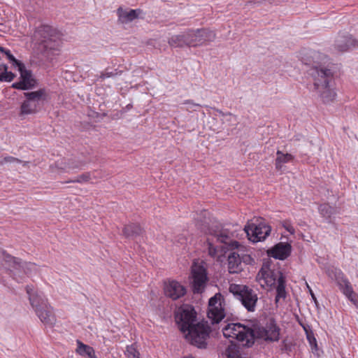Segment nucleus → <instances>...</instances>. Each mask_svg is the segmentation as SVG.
I'll return each instance as SVG.
<instances>
[{"label":"nucleus","instance_id":"c03bdc74","mask_svg":"<svg viewBox=\"0 0 358 358\" xmlns=\"http://www.w3.org/2000/svg\"><path fill=\"white\" fill-rule=\"evenodd\" d=\"M273 1V0H255L254 4L256 6H259L265 1H269L270 3H271Z\"/></svg>","mask_w":358,"mask_h":358},{"label":"nucleus","instance_id":"423d86ee","mask_svg":"<svg viewBox=\"0 0 358 358\" xmlns=\"http://www.w3.org/2000/svg\"><path fill=\"white\" fill-rule=\"evenodd\" d=\"M222 332L224 337L235 338L248 348L253 345L257 338V331L241 323L227 324L222 329Z\"/></svg>","mask_w":358,"mask_h":358},{"label":"nucleus","instance_id":"5701e85b","mask_svg":"<svg viewBox=\"0 0 358 358\" xmlns=\"http://www.w3.org/2000/svg\"><path fill=\"white\" fill-rule=\"evenodd\" d=\"M228 270L230 273H238L243 270L241 255L235 252H231L228 255Z\"/></svg>","mask_w":358,"mask_h":358},{"label":"nucleus","instance_id":"39448f33","mask_svg":"<svg viewBox=\"0 0 358 358\" xmlns=\"http://www.w3.org/2000/svg\"><path fill=\"white\" fill-rule=\"evenodd\" d=\"M62 34L59 31L48 24L38 27L34 34V39L38 45V49L43 54L50 50H57L60 45Z\"/></svg>","mask_w":358,"mask_h":358},{"label":"nucleus","instance_id":"79ce46f5","mask_svg":"<svg viewBox=\"0 0 358 358\" xmlns=\"http://www.w3.org/2000/svg\"><path fill=\"white\" fill-rule=\"evenodd\" d=\"M13 162L21 163L22 161L17 158L14 157L7 156V157H3V159L1 161V164L3 165L4 164L13 163Z\"/></svg>","mask_w":358,"mask_h":358},{"label":"nucleus","instance_id":"2eb2a0df","mask_svg":"<svg viewBox=\"0 0 358 358\" xmlns=\"http://www.w3.org/2000/svg\"><path fill=\"white\" fill-rule=\"evenodd\" d=\"M18 71L20 74V80L13 83V88L20 90H29L36 87L37 82L36 79L33 78L31 71L26 69L24 64L23 67L19 68Z\"/></svg>","mask_w":358,"mask_h":358},{"label":"nucleus","instance_id":"dca6fc26","mask_svg":"<svg viewBox=\"0 0 358 358\" xmlns=\"http://www.w3.org/2000/svg\"><path fill=\"white\" fill-rule=\"evenodd\" d=\"M334 48L341 53L358 50V40L351 34L339 35L335 40Z\"/></svg>","mask_w":358,"mask_h":358},{"label":"nucleus","instance_id":"473e14b6","mask_svg":"<svg viewBox=\"0 0 358 358\" xmlns=\"http://www.w3.org/2000/svg\"><path fill=\"white\" fill-rule=\"evenodd\" d=\"M8 65L0 64V82H10L15 78V74L8 71Z\"/></svg>","mask_w":358,"mask_h":358},{"label":"nucleus","instance_id":"3c124183","mask_svg":"<svg viewBox=\"0 0 358 358\" xmlns=\"http://www.w3.org/2000/svg\"><path fill=\"white\" fill-rule=\"evenodd\" d=\"M220 113H221V114H222V115H224V116L226 115H224V114L223 113V112H222V111H220Z\"/></svg>","mask_w":358,"mask_h":358},{"label":"nucleus","instance_id":"37998d69","mask_svg":"<svg viewBox=\"0 0 358 358\" xmlns=\"http://www.w3.org/2000/svg\"><path fill=\"white\" fill-rule=\"evenodd\" d=\"M285 228L287 231H289L292 234H294L295 232L294 228L290 224L285 226Z\"/></svg>","mask_w":358,"mask_h":358},{"label":"nucleus","instance_id":"1a4fd4ad","mask_svg":"<svg viewBox=\"0 0 358 358\" xmlns=\"http://www.w3.org/2000/svg\"><path fill=\"white\" fill-rule=\"evenodd\" d=\"M225 299L220 293H216L208 300L207 316L213 325L218 324L226 316Z\"/></svg>","mask_w":358,"mask_h":358},{"label":"nucleus","instance_id":"4c0bfd02","mask_svg":"<svg viewBox=\"0 0 358 358\" xmlns=\"http://www.w3.org/2000/svg\"><path fill=\"white\" fill-rule=\"evenodd\" d=\"M294 346V344L291 340L287 338H284L281 342L280 350L282 352L289 354Z\"/></svg>","mask_w":358,"mask_h":358},{"label":"nucleus","instance_id":"c756f323","mask_svg":"<svg viewBox=\"0 0 358 358\" xmlns=\"http://www.w3.org/2000/svg\"><path fill=\"white\" fill-rule=\"evenodd\" d=\"M276 155L275 166L278 171L281 170L283 164L291 162L294 159V156L292 155L289 153L285 154L280 150L276 152Z\"/></svg>","mask_w":358,"mask_h":358},{"label":"nucleus","instance_id":"c9c22d12","mask_svg":"<svg viewBox=\"0 0 358 358\" xmlns=\"http://www.w3.org/2000/svg\"><path fill=\"white\" fill-rule=\"evenodd\" d=\"M1 52L5 54L7 59L9 60L10 63L12 64L13 66L17 67V69L19 68L23 67L24 64L20 62V60L17 59L10 52V51L8 49H6L3 48V51Z\"/></svg>","mask_w":358,"mask_h":358},{"label":"nucleus","instance_id":"09e8293b","mask_svg":"<svg viewBox=\"0 0 358 358\" xmlns=\"http://www.w3.org/2000/svg\"><path fill=\"white\" fill-rule=\"evenodd\" d=\"M353 304L356 306L357 308H358V300L356 302L353 303Z\"/></svg>","mask_w":358,"mask_h":358},{"label":"nucleus","instance_id":"aec40b11","mask_svg":"<svg viewBox=\"0 0 358 358\" xmlns=\"http://www.w3.org/2000/svg\"><path fill=\"white\" fill-rule=\"evenodd\" d=\"M280 274H283L280 271L272 270L268 265L264 264L258 275H261L262 278L264 280L267 285L272 286L276 281L278 282V278Z\"/></svg>","mask_w":358,"mask_h":358},{"label":"nucleus","instance_id":"f03ea898","mask_svg":"<svg viewBox=\"0 0 358 358\" xmlns=\"http://www.w3.org/2000/svg\"><path fill=\"white\" fill-rule=\"evenodd\" d=\"M26 292L28 294L30 304L41 322L47 326H53L56 322V317L52 308L49 304L44 294L42 292H35L32 285H27Z\"/></svg>","mask_w":358,"mask_h":358},{"label":"nucleus","instance_id":"0eeeda50","mask_svg":"<svg viewBox=\"0 0 358 358\" xmlns=\"http://www.w3.org/2000/svg\"><path fill=\"white\" fill-rule=\"evenodd\" d=\"M211 328L208 321L202 320L192 326L185 333V338L189 343L200 349H206L210 338Z\"/></svg>","mask_w":358,"mask_h":358},{"label":"nucleus","instance_id":"de8ad7c7","mask_svg":"<svg viewBox=\"0 0 358 358\" xmlns=\"http://www.w3.org/2000/svg\"><path fill=\"white\" fill-rule=\"evenodd\" d=\"M310 295H311V296H312V299L314 300V301H315V303H317V299H316V297H315V296L314 293L313 292V291H312V290H310Z\"/></svg>","mask_w":358,"mask_h":358},{"label":"nucleus","instance_id":"9b49d317","mask_svg":"<svg viewBox=\"0 0 358 358\" xmlns=\"http://www.w3.org/2000/svg\"><path fill=\"white\" fill-rule=\"evenodd\" d=\"M187 47H196L206 42L215 40L216 35L213 31L206 28L189 29L185 31Z\"/></svg>","mask_w":358,"mask_h":358},{"label":"nucleus","instance_id":"20e7f679","mask_svg":"<svg viewBox=\"0 0 358 358\" xmlns=\"http://www.w3.org/2000/svg\"><path fill=\"white\" fill-rule=\"evenodd\" d=\"M4 262L5 268L8 275L17 282H22L25 275H31L38 271L36 264L31 262H22L19 258L8 254L5 250L0 249V259Z\"/></svg>","mask_w":358,"mask_h":358},{"label":"nucleus","instance_id":"ddd939ff","mask_svg":"<svg viewBox=\"0 0 358 358\" xmlns=\"http://www.w3.org/2000/svg\"><path fill=\"white\" fill-rule=\"evenodd\" d=\"M192 291L194 294L202 293L208 281V273L204 266L194 265L192 268Z\"/></svg>","mask_w":358,"mask_h":358},{"label":"nucleus","instance_id":"c85d7f7f","mask_svg":"<svg viewBox=\"0 0 358 358\" xmlns=\"http://www.w3.org/2000/svg\"><path fill=\"white\" fill-rule=\"evenodd\" d=\"M77 348L76 352L83 357H87L88 358H96L94 350L92 347L84 344L80 341H77Z\"/></svg>","mask_w":358,"mask_h":358},{"label":"nucleus","instance_id":"f704fd0d","mask_svg":"<svg viewBox=\"0 0 358 358\" xmlns=\"http://www.w3.org/2000/svg\"><path fill=\"white\" fill-rule=\"evenodd\" d=\"M124 354L127 358H141L140 352L136 343L127 345Z\"/></svg>","mask_w":358,"mask_h":358},{"label":"nucleus","instance_id":"4be33fe9","mask_svg":"<svg viewBox=\"0 0 358 358\" xmlns=\"http://www.w3.org/2000/svg\"><path fill=\"white\" fill-rule=\"evenodd\" d=\"M140 13H141L140 9H130L127 10L120 7L117 10L119 21L123 24H127L137 19Z\"/></svg>","mask_w":358,"mask_h":358},{"label":"nucleus","instance_id":"603ef678","mask_svg":"<svg viewBox=\"0 0 358 358\" xmlns=\"http://www.w3.org/2000/svg\"><path fill=\"white\" fill-rule=\"evenodd\" d=\"M220 113H221V114H222V115H224V116L226 115H224V114L223 113V112H222V111H220Z\"/></svg>","mask_w":358,"mask_h":358},{"label":"nucleus","instance_id":"f8f14e48","mask_svg":"<svg viewBox=\"0 0 358 358\" xmlns=\"http://www.w3.org/2000/svg\"><path fill=\"white\" fill-rule=\"evenodd\" d=\"M245 231L250 241L253 243L264 241L271 231V227L260 221L257 224H249L245 227Z\"/></svg>","mask_w":358,"mask_h":358},{"label":"nucleus","instance_id":"72a5a7b5","mask_svg":"<svg viewBox=\"0 0 358 358\" xmlns=\"http://www.w3.org/2000/svg\"><path fill=\"white\" fill-rule=\"evenodd\" d=\"M94 171H87L85 172L78 176H77L74 179L69 180L68 181L64 182V183H70V182H78V183H85L89 182L92 176H94Z\"/></svg>","mask_w":358,"mask_h":358},{"label":"nucleus","instance_id":"2f4dec72","mask_svg":"<svg viewBox=\"0 0 358 358\" xmlns=\"http://www.w3.org/2000/svg\"><path fill=\"white\" fill-rule=\"evenodd\" d=\"M303 330L306 332V338L311 347L312 352L315 353L318 350V346L317 343V340L315 337L314 333L310 329L308 326L302 325Z\"/></svg>","mask_w":358,"mask_h":358},{"label":"nucleus","instance_id":"f3484780","mask_svg":"<svg viewBox=\"0 0 358 358\" xmlns=\"http://www.w3.org/2000/svg\"><path fill=\"white\" fill-rule=\"evenodd\" d=\"M164 292L166 296L175 301L185 295L186 288L176 280H169L164 282Z\"/></svg>","mask_w":358,"mask_h":358},{"label":"nucleus","instance_id":"7ed1b4c3","mask_svg":"<svg viewBox=\"0 0 358 358\" xmlns=\"http://www.w3.org/2000/svg\"><path fill=\"white\" fill-rule=\"evenodd\" d=\"M200 229L205 234L210 236L207 238L206 241L208 245L209 254L212 256L217 253V246L214 245V239L217 242L228 245L233 250L238 248L239 246L238 241L231 239L233 236L232 233L220 224L213 223L210 226L204 224L200 227Z\"/></svg>","mask_w":358,"mask_h":358},{"label":"nucleus","instance_id":"ea45409f","mask_svg":"<svg viewBox=\"0 0 358 358\" xmlns=\"http://www.w3.org/2000/svg\"><path fill=\"white\" fill-rule=\"evenodd\" d=\"M183 104L187 105L186 110L188 112L196 111V108L201 107L200 104L194 103L193 101L191 99L185 100L183 102Z\"/></svg>","mask_w":358,"mask_h":358},{"label":"nucleus","instance_id":"7c9ffc66","mask_svg":"<svg viewBox=\"0 0 358 358\" xmlns=\"http://www.w3.org/2000/svg\"><path fill=\"white\" fill-rule=\"evenodd\" d=\"M169 43L174 48H182L187 46V41L185 32L181 34L174 35L169 40Z\"/></svg>","mask_w":358,"mask_h":358},{"label":"nucleus","instance_id":"cd10ccee","mask_svg":"<svg viewBox=\"0 0 358 358\" xmlns=\"http://www.w3.org/2000/svg\"><path fill=\"white\" fill-rule=\"evenodd\" d=\"M319 212L328 223H333L332 215L336 214V208L329 206V203H322L319 206Z\"/></svg>","mask_w":358,"mask_h":358},{"label":"nucleus","instance_id":"a18cd8bd","mask_svg":"<svg viewBox=\"0 0 358 358\" xmlns=\"http://www.w3.org/2000/svg\"><path fill=\"white\" fill-rule=\"evenodd\" d=\"M254 1L255 0H248L245 1V6H255Z\"/></svg>","mask_w":358,"mask_h":358},{"label":"nucleus","instance_id":"a211bd4d","mask_svg":"<svg viewBox=\"0 0 358 358\" xmlns=\"http://www.w3.org/2000/svg\"><path fill=\"white\" fill-rule=\"evenodd\" d=\"M327 275L329 278L336 282L337 286L342 293H344L345 291H348V289L352 287L345 275L339 268H329L327 271Z\"/></svg>","mask_w":358,"mask_h":358},{"label":"nucleus","instance_id":"6e6552de","mask_svg":"<svg viewBox=\"0 0 358 358\" xmlns=\"http://www.w3.org/2000/svg\"><path fill=\"white\" fill-rule=\"evenodd\" d=\"M229 291L241 301L248 312L255 310L258 296L255 292L246 285H231Z\"/></svg>","mask_w":358,"mask_h":358},{"label":"nucleus","instance_id":"4468645a","mask_svg":"<svg viewBox=\"0 0 358 358\" xmlns=\"http://www.w3.org/2000/svg\"><path fill=\"white\" fill-rule=\"evenodd\" d=\"M280 329L273 317L268 319L265 327H259L257 330V338H264L266 341H278Z\"/></svg>","mask_w":358,"mask_h":358},{"label":"nucleus","instance_id":"6ab92c4d","mask_svg":"<svg viewBox=\"0 0 358 358\" xmlns=\"http://www.w3.org/2000/svg\"><path fill=\"white\" fill-rule=\"evenodd\" d=\"M292 252V245L289 243L280 242L268 250L267 253L269 257L275 259L285 260Z\"/></svg>","mask_w":358,"mask_h":358},{"label":"nucleus","instance_id":"9d476101","mask_svg":"<svg viewBox=\"0 0 358 358\" xmlns=\"http://www.w3.org/2000/svg\"><path fill=\"white\" fill-rule=\"evenodd\" d=\"M197 313L194 308L188 304L180 306L175 313V320L179 329L185 334L187 330L196 324Z\"/></svg>","mask_w":358,"mask_h":358},{"label":"nucleus","instance_id":"58836bf2","mask_svg":"<svg viewBox=\"0 0 358 358\" xmlns=\"http://www.w3.org/2000/svg\"><path fill=\"white\" fill-rule=\"evenodd\" d=\"M352 303L358 300V294L353 290L351 287L348 291L343 293Z\"/></svg>","mask_w":358,"mask_h":358},{"label":"nucleus","instance_id":"bb28decb","mask_svg":"<svg viewBox=\"0 0 358 358\" xmlns=\"http://www.w3.org/2000/svg\"><path fill=\"white\" fill-rule=\"evenodd\" d=\"M286 279L284 274H280L278 278V285L276 286V295L275 298V303L277 304L280 299H285L287 296V292L285 290Z\"/></svg>","mask_w":358,"mask_h":358},{"label":"nucleus","instance_id":"b1692460","mask_svg":"<svg viewBox=\"0 0 358 358\" xmlns=\"http://www.w3.org/2000/svg\"><path fill=\"white\" fill-rule=\"evenodd\" d=\"M24 96L41 106V102L47 98V93L45 89L41 88L37 91L24 92Z\"/></svg>","mask_w":358,"mask_h":358},{"label":"nucleus","instance_id":"412c9836","mask_svg":"<svg viewBox=\"0 0 358 358\" xmlns=\"http://www.w3.org/2000/svg\"><path fill=\"white\" fill-rule=\"evenodd\" d=\"M143 233V229L137 223H129L122 229V236L128 239L134 240L141 236Z\"/></svg>","mask_w":358,"mask_h":358},{"label":"nucleus","instance_id":"393cba45","mask_svg":"<svg viewBox=\"0 0 358 358\" xmlns=\"http://www.w3.org/2000/svg\"><path fill=\"white\" fill-rule=\"evenodd\" d=\"M88 163L89 162L85 160L69 159L65 162L64 169L67 173H74L83 169Z\"/></svg>","mask_w":358,"mask_h":358},{"label":"nucleus","instance_id":"e433bc0d","mask_svg":"<svg viewBox=\"0 0 358 358\" xmlns=\"http://www.w3.org/2000/svg\"><path fill=\"white\" fill-rule=\"evenodd\" d=\"M122 71H118L117 69H114V71H110L109 68H106L104 71L101 72L96 80H103L107 78L114 77L115 76L120 75Z\"/></svg>","mask_w":358,"mask_h":358},{"label":"nucleus","instance_id":"f257e3e1","mask_svg":"<svg viewBox=\"0 0 358 358\" xmlns=\"http://www.w3.org/2000/svg\"><path fill=\"white\" fill-rule=\"evenodd\" d=\"M309 74L313 79L314 90L318 94L324 103H328L336 97L334 90V72L324 66H314L309 70Z\"/></svg>","mask_w":358,"mask_h":358},{"label":"nucleus","instance_id":"a878e982","mask_svg":"<svg viewBox=\"0 0 358 358\" xmlns=\"http://www.w3.org/2000/svg\"><path fill=\"white\" fill-rule=\"evenodd\" d=\"M40 107L36 103L25 99L20 106V115L35 114L39 110Z\"/></svg>","mask_w":358,"mask_h":358},{"label":"nucleus","instance_id":"a19ab883","mask_svg":"<svg viewBox=\"0 0 358 358\" xmlns=\"http://www.w3.org/2000/svg\"><path fill=\"white\" fill-rule=\"evenodd\" d=\"M241 264L244 263L246 265H252L255 264V259L251 255L248 254H243L241 255Z\"/></svg>","mask_w":358,"mask_h":358},{"label":"nucleus","instance_id":"49530a36","mask_svg":"<svg viewBox=\"0 0 358 358\" xmlns=\"http://www.w3.org/2000/svg\"><path fill=\"white\" fill-rule=\"evenodd\" d=\"M225 117H229V120H231L232 118H235L236 117L234 115H233L231 113L226 114Z\"/></svg>","mask_w":358,"mask_h":358},{"label":"nucleus","instance_id":"8fccbe9b","mask_svg":"<svg viewBox=\"0 0 358 358\" xmlns=\"http://www.w3.org/2000/svg\"><path fill=\"white\" fill-rule=\"evenodd\" d=\"M3 51V48L2 47H0V52Z\"/></svg>","mask_w":358,"mask_h":358}]
</instances>
